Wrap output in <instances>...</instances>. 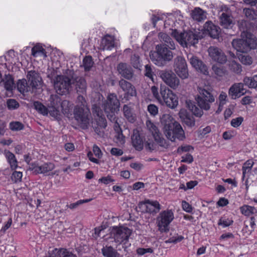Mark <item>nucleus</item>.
Here are the masks:
<instances>
[{
    "label": "nucleus",
    "instance_id": "f257e3e1",
    "mask_svg": "<svg viewBox=\"0 0 257 257\" xmlns=\"http://www.w3.org/2000/svg\"><path fill=\"white\" fill-rule=\"evenodd\" d=\"M238 27L241 32V36L244 39L233 40L232 47L237 51L247 53L251 49L257 48V39L252 38L250 32V23L247 21L242 20L239 22Z\"/></svg>",
    "mask_w": 257,
    "mask_h": 257
},
{
    "label": "nucleus",
    "instance_id": "f03ea898",
    "mask_svg": "<svg viewBox=\"0 0 257 257\" xmlns=\"http://www.w3.org/2000/svg\"><path fill=\"white\" fill-rule=\"evenodd\" d=\"M161 122L164 126V133L168 140L174 142L176 139L180 141L185 139V133L181 125L175 121L171 115L163 114L161 117Z\"/></svg>",
    "mask_w": 257,
    "mask_h": 257
},
{
    "label": "nucleus",
    "instance_id": "7ed1b4c3",
    "mask_svg": "<svg viewBox=\"0 0 257 257\" xmlns=\"http://www.w3.org/2000/svg\"><path fill=\"white\" fill-rule=\"evenodd\" d=\"M102 106L108 119L112 122L117 123L115 112L119 110L120 102L116 94H108Z\"/></svg>",
    "mask_w": 257,
    "mask_h": 257
},
{
    "label": "nucleus",
    "instance_id": "20e7f679",
    "mask_svg": "<svg viewBox=\"0 0 257 257\" xmlns=\"http://www.w3.org/2000/svg\"><path fill=\"white\" fill-rule=\"evenodd\" d=\"M156 51L150 54L152 61L158 66H164L167 62L171 61L173 57V53L164 45H157L156 47Z\"/></svg>",
    "mask_w": 257,
    "mask_h": 257
},
{
    "label": "nucleus",
    "instance_id": "39448f33",
    "mask_svg": "<svg viewBox=\"0 0 257 257\" xmlns=\"http://www.w3.org/2000/svg\"><path fill=\"white\" fill-rule=\"evenodd\" d=\"M170 30L169 33L171 36L184 47L194 45L198 43V36L192 31L179 32L176 29H170Z\"/></svg>",
    "mask_w": 257,
    "mask_h": 257
},
{
    "label": "nucleus",
    "instance_id": "423d86ee",
    "mask_svg": "<svg viewBox=\"0 0 257 257\" xmlns=\"http://www.w3.org/2000/svg\"><path fill=\"white\" fill-rule=\"evenodd\" d=\"M132 231L127 227H113L111 231V236L118 244H122L124 249L131 245L128 243V238Z\"/></svg>",
    "mask_w": 257,
    "mask_h": 257
},
{
    "label": "nucleus",
    "instance_id": "0eeeda50",
    "mask_svg": "<svg viewBox=\"0 0 257 257\" xmlns=\"http://www.w3.org/2000/svg\"><path fill=\"white\" fill-rule=\"evenodd\" d=\"M174 218V215L171 209L161 211L156 218V223L159 231L167 232L169 230V225Z\"/></svg>",
    "mask_w": 257,
    "mask_h": 257
},
{
    "label": "nucleus",
    "instance_id": "6e6552de",
    "mask_svg": "<svg viewBox=\"0 0 257 257\" xmlns=\"http://www.w3.org/2000/svg\"><path fill=\"white\" fill-rule=\"evenodd\" d=\"M75 119L79 125L83 130L88 128L89 125V116L90 111L88 107L81 108L79 105H76L73 111Z\"/></svg>",
    "mask_w": 257,
    "mask_h": 257
},
{
    "label": "nucleus",
    "instance_id": "1a4fd4ad",
    "mask_svg": "<svg viewBox=\"0 0 257 257\" xmlns=\"http://www.w3.org/2000/svg\"><path fill=\"white\" fill-rule=\"evenodd\" d=\"M199 94L196 98L198 105L201 108L208 110L211 104L214 102L215 98L212 93L204 88H199Z\"/></svg>",
    "mask_w": 257,
    "mask_h": 257
},
{
    "label": "nucleus",
    "instance_id": "9d476101",
    "mask_svg": "<svg viewBox=\"0 0 257 257\" xmlns=\"http://www.w3.org/2000/svg\"><path fill=\"white\" fill-rule=\"evenodd\" d=\"M56 92L60 95H65L69 93L71 88V80L67 76L58 75L54 83Z\"/></svg>",
    "mask_w": 257,
    "mask_h": 257
},
{
    "label": "nucleus",
    "instance_id": "9b49d317",
    "mask_svg": "<svg viewBox=\"0 0 257 257\" xmlns=\"http://www.w3.org/2000/svg\"><path fill=\"white\" fill-rule=\"evenodd\" d=\"M160 93L161 94V101L171 108H175L178 104V97L172 90L165 85H161Z\"/></svg>",
    "mask_w": 257,
    "mask_h": 257
},
{
    "label": "nucleus",
    "instance_id": "f8f14e48",
    "mask_svg": "<svg viewBox=\"0 0 257 257\" xmlns=\"http://www.w3.org/2000/svg\"><path fill=\"white\" fill-rule=\"evenodd\" d=\"M163 81L173 89H177L180 85V80L172 71H162L160 73Z\"/></svg>",
    "mask_w": 257,
    "mask_h": 257
},
{
    "label": "nucleus",
    "instance_id": "ddd939ff",
    "mask_svg": "<svg viewBox=\"0 0 257 257\" xmlns=\"http://www.w3.org/2000/svg\"><path fill=\"white\" fill-rule=\"evenodd\" d=\"M27 78L33 92L42 90V79L39 73L36 71H29L28 72Z\"/></svg>",
    "mask_w": 257,
    "mask_h": 257
},
{
    "label": "nucleus",
    "instance_id": "4468645a",
    "mask_svg": "<svg viewBox=\"0 0 257 257\" xmlns=\"http://www.w3.org/2000/svg\"><path fill=\"white\" fill-rule=\"evenodd\" d=\"M174 70L182 79L188 77L189 73L185 59L182 57H177L175 60Z\"/></svg>",
    "mask_w": 257,
    "mask_h": 257
},
{
    "label": "nucleus",
    "instance_id": "2eb2a0df",
    "mask_svg": "<svg viewBox=\"0 0 257 257\" xmlns=\"http://www.w3.org/2000/svg\"><path fill=\"white\" fill-rule=\"evenodd\" d=\"M139 205L140 208H145L146 212L153 215L156 214L161 209V205L157 200L147 199L141 202Z\"/></svg>",
    "mask_w": 257,
    "mask_h": 257
},
{
    "label": "nucleus",
    "instance_id": "dca6fc26",
    "mask_svg": "<svg viewBox=\"0 0 257 257\" xmlns=\"http://www.w3.org/2000/svg\"><path fill=\"white\" fill-rule=\"evenodd\" d=\"M244 83H235L228 90V95L232 99H236L244 95L247 90L244 88Z\"/></svg>",
    "mask_w": 257,
    "mask_h": 257
},
{
    "label": "nucleus",
    "instance_id": "f3484780",
    "mask_svg": "<svg viewBox=\"0 0 257 257\" xmlns=\"http://www.w3.org/2000/svg\"><path fill=\"white\" fill-rule=\"evenodd\" d=\"M60 100V97L56 95H52L50 97L48 113L55 118H59L60 115V110L59 107Z\"/></svg>",
    "mask_w": 257,
    "mask_h": 257
},
{
    "label": "nucleus",
    "instance_id": "a211bd4d",
    "mask_svg": "<svg viewBox=\"0 0 257 257\" xmlns=\"http://www.w3.org/2000/svg\"><path fill=\"white\" fill-rule=\"evenodd\" d=\"M208 51L209 56L213 61L220 64L226 62V56L220 49L215 47H210Z\"/></svg>",
    "mask_w": 257,
    "mask_h": 257
},
{
    "label": "nucleus",
    "instance_id": "6ab92c4d",
    "mask_svg": "<svg viewBox=\"0 0 257 257\" xmlns=\"http://www.w3.org/2000/svg\"><path fill=\"white\" fill-rule=\"evenodd\" d=\"M55 168L54 165L52 163H46L41 165L35 162L30 165V169L36 174H46L53 170Z\"/></svg>",
    "mask_w": 257,
    "mask_h": 257
},
{
    "label": "nucleus",
    "instance_id": "aec40b11",
    "mask_svg": "<svg viewBox=\"0 0 257 257\" xmlns=\"http://www.w3.org/2000/svg\"><path fill=\"white\" fill-rule=\"evenodd\" d=\"M118 73L126 79L130 80L134 75V72L132 67L125 63H120L117 66Z\"/></svg>",
    "mask_w": 257,
    "mask_h": 257
},
{
    "label": "nucleus",
    "instance_id": "412c9836",
    "mask_svg": "<svg viewBox=\"0 0 257 257\" xmlns=\"http://www.w3.org/2000/svg\"><path fill=\"white\" fill-rule=\"evenodd\" d=\"M219 22L220 25L224 29L231 28L234 25L233 17L227 11L222 12L220 14Z\"/></svg>",
    "mask_w": 257,
    "mask_h": 257
},
{
    "label": "nucleus",
    "instance_id": "4be33fe9",
    "mask_svg": "<svg viewBox=\"0 0 257 257\" xmlns=\"http://www.w3.org/2000/svg\"><path fill=\"white\" fill-rule=\"evenodd\" d=\"M204 29L205 33L211 38L214 39L218 38L220 33V28L212 22L210 21L206 22L204 25Z\"/></svg>",
    "mask_w": 257,
    "mask_h": 257
},
{
    "label": "nucleus",
    "instance_id": "5701e85b",
    "mask_svg": "<svg viewBox=\"0 0 257 257\" xmlns=\"http://www.w3.org/2000/svg\"><path fill=\"white\" fill-rule=\"evenodd\" d=\"M131 140L132 145L136 150L141 151L143 149L144 142L138 131L135 130L134 131Z\"/></svg>",
    "mask_w": 257,
    "mask_h": 257
},
{
    "label": "nucleus",
    "instance_id": "b1692460",
    "mask_svg": "<svg viewBox=\"0 0 257 257\" xmlns=\"http://www.w3.org/2000/svg\"><path fill=\"white\" fill-rule=\"evenodd\" d=\"M119 86L125 92L127 97L133 96L136 95V90L135 87L129 82L121 79L119 81Z\"/></svg>",
    "mask_w": 257,
    "mask_h": 257
},
{
    "label": "nucleus",
    "instance_id": "393cba45",
    "mask_svg": "<svg viewBox=\"0 0 257 257\" xmlns=\"http://www.w3.org/2000/svg\"><path fill=\"white\" fill-rule=\"evenodd\" d=\"M190 62L191 65L197 70L199 71L205 75L208 74L207 67L203 62L199 60L197 57L192 56L190 58Z\"/></svg>",
    "mask_w": 257,
    "mask_h": 257
},
{
    "label": "nucleus",
    "instance_id": "a878e982",
    "mask_svg": "<svg viewBox=\"0 0 257 257\" xmlns=\"http://www.w3.org/2000/svg\"><path fill=\"white\" fill-rule=\"evenodd\" d=\"M50 257H77V256L68 249L55 248L52 251Z\"/></svg>",
    "mask_w": 257,
    "mask_h": 257
},
{
    "label": "nucleus",
    "instance_id": "bb28decb",
    "mask_svg": "<svg viewBox=\"0 0 257 257\" xmlns=\"http://www.w3.org/2000/svg\"><path fill=\"white\" fill-rule=\"evenodd\" d=\"M3 154L12 170H15L18 167V162L15 155L9 150H4Z\"/></svg>",
    "mask_w": 257,
    "mask_h": 257
},
{
    "label": "nucleus",
    "instance_id": "cd10ccee",
    "mask_svg": "<svg viewBox=\"0 0 257 257\" xmlns=\"http://www.w3.org/2000/svg\"><path fill=\"white\" fill-rule=\"evenodd\" d=\"M158 36L162 42L161 44L164 45V46L170 50L175 49V43L168 34L165 33H159Z\"/></svg>",
    "mask_w": 257,
    "mask_h": 257
},
{
    "label": "nucleus",
    "instance_id": "c85d7f7f",
    "mask_svg": "<svg viewBox=\"0 0 257 257\" xmlns=\"http://www.w3.org/2000/svg\"><path fill=\"white\" fill-rule=\"evenodd\" d=\"M191 17L197 22H201L207 18L206 13L200 8H195L191 11Z\"/></svg>",
    "mask_w": 257,
    "mask_h": 257
},
{
    "label": "nucleus",
    "instance_id": "c756f323",
    "mask_svg": "<svg viewBox=\"0 0 257 257\" xmlns=\"http://www.w3.org/2000/svg\"><path fill=\"white\" fill-rule=\"evenodd\" d=\"M122 110L124 116L128 121L133 123L135 121V114L133 112V108L131 106L125 104L123 106Z\"/></svg>",
    "mask_w": 257,
    "mask_h": 257
},
{
    "label": "nucleus",
    "instance_id": "7c9ffc66",
    "mask_svg": "<svg viewBox=\"0 0 257 257\" xmlns=\"http://www.w3.org/2000/svg\"><path fill=\"white\" fill-rule=\"evenodd\" d=\"M95 120L97 126L94 127V131L98 135H100L101 133L100 129H105L107 126L106 120L104 115H101L100 116H97Z\"/></svg>",
    "mask_w": 257,
    "mask_h": 257
},
{
    "label": "nucleus",
    "instance_id": "2f4dec72",
    "mask_svg": "<svg viewBox=\"0 0 257 257\" xmlns=\"http://www.w3.org/2000/svg\"><path fill=\"white\" fill-rule=\"evenodd\" d=\"M101 252L104 257H121L120 254L111 246H104L101 249Z\"/></svg>",
    "mask_w": 257,
    "mask_h": 257
},
{
    "label": "nucleus",
    "instance_id": "473e14b6",
    "mask_svg": "<svg viewBox=\"0 0 257 257\" xmlns=\"http://www.w3.org/2000/svg\"><path fill=\"white\" fill-rule=\"evenodd\" d=\"M243 82L245 86L250 89L257 88V74L251 77L245 76L243 79Z\"/></svg>",
    "mask_w": 257,
    "mask_h": 257
},
{
    "label": "nucleus",
    "instance_id": "72a5a7b5",
    "mask_svg": "<svg viewBox=\"0 0 257 257\" xmlns=\"http://www.w3.org/2000/svg\"><path fill=\"white\" fill-rule=\"evenodd\" d=\"M2 81L3 82L5 88L7 91H12L15 87L14 79L10 74H6Z\"/></svg>",
    "mask_w": 257,
    "mask_h": 257
},
{
    "label": "nucleus",
    "instance_id": "f704fd0d",
    "mask_svg": "<svg viewBox=\"0 0 257 257\" xmlns=\"http://www.w3.org/2000/svg\"><path fill=\"white\" fill-rule=\"evenodd\" d=\"M114 46V41L109 37L107 38L105 37L102 40L101 47L103 50H111Z\"/></svg>",
    "mask_w": 257,
    "mask_h": 257
},
{
    "label": "nucleus",
    "instance_id": "c9c22d12",
    "mask_svg": "<svg viewBox=\"0 0 257 257\" xmlns=\"http://www.w3.org/2000/svg\"><path fill=\"white\" fill-rule=\"evenodd\" d=\"M154 138L156 142L163 148L167 149L170 146L169 142L166 140L160 133L156 135Z\"/></svg>",
    "mask_w": 257,
    "mask_h": 257
},
{
    "label": "nucleus",
    "instance_id": "e433bc0d",
    "mask_svg": "<svg viewBox=\"0 0 257 257\" xmlns=\"http://www.w3.org/2000/svg\"><path fill=\"white\" fill-rule=\"evenodd\" d=\"M240 212L245 216H249L256 213V209L252 206L244 205L240 207Z\"/></svg>",
    "mask_w": 257,
    "mask_h": 257
},
{
    "label": "nucleus",
    "instance_id": "4c0bfd02",
    "mask_svg": "<svg viewBox=\"0 0 257 257\" xmlns=\"http://www.w3.org/2000/svg\"><path fill=\"white\" fill-rule=\"evenodd\" d=\"M32 55L34 57H37L40 55H44L46 57L45 50L41 45L37 44L32 48Z\"/></svg>",
    "mask_w": 257,
    "mask_h": 257
},
{
    "label": "nucleus",
    "instance_id": "58836bf2",
    "mask_svg": "<svg viewBox=\"0 0 257 257\" xmlns=\"http://www.w3.org/2000/svg\"><path fill=\"white\" fill-rule=\"evenodd\" d=\"M59 103L60 104L59 105L60 110H61L62 112L65 115L68 114L70 113V102L66 100L61 101L60 99Z\"/></svg>",
    "mask_w": 257,
    "mask_h": 257
},
{
    "label": "nucleus",
    "instance_id": "ea45409f",
    "mask_svg": "<svg viewBox=\"0 0 257 257\" xmlns=\"http://www.w3.org/2000/svg\"><path fill=\"white\" fill-rule=\"evenodd\" d=\"M254 164L252 160H247L243 164L242 167V179H244L246 173L249 172Z\"/></svg>",
    "mask_w": 257,
    "mask_h": 257
},
{
    "label": "nucleus",
    "instance_id": "a19ab883",
    "mask_svg": "<svg viewBox=\"0 0 257 257\" xmlns=\"http://www.w3.org/2000/svg\"><path fill=\"white\" fill-rule=\"evenodd\" d=\"M233 221L225 216L221 217L218 221V225L221 226L223 228L227 227L232 224Z\"/></svg>",
    "mask_w": 257,
    "mask_h": 257
},
{
    "label": "nucleus",
    "instance_id": "79ce46f5",
    "mask_svg": "<svg viewBox=\"0 0 257 257\" xmlns=\"http://www.w3.org/2000/svg\"><path fill=\"white\" fill-rule=\"evenodd\" d=\"M187 104L189 108L194 115L197 117H201L203 113L202 111L203 109L201 108L200 107L199 108L191 102L190 103L187 102Z\"/></svg>",
    "mask_w": 257,
    "mask_h": 257
},
{
    "label": "nucleus",
    "instance_id": "37998d69",
    "mask_svg": "<svg viewBox=\"0 0 257 257\" xmlns=\"http://www.w3.org/2000/svg\"><path fill=\"white\" fill-rule=\"evenodd\" d=\"M34 106L35 108L43 115H47L48 114V108L41 102L36 101L34 103Z\"/></svg>",
    "mask_w": 257,
    "mask_h": 257
},
{
    "label": "nucleus",
    "instance_id": "c03bdc74",
    "mask_svg": "<svg viewBox=\"0 0 257 257\" xmlns=\"http://www.w3.org/2000/svg\"><path fill=\"white\" fill-rule=\"evenodd\" d=\"M93 63L94 62L91 56H85L83 59V66L85 71H89L92 67Z\"/></svg>",
    "mask_w": 257,
    "mask_h": 257
},
{
    "label": "nucleus",
    "instance_id": "a18cd8bd",
    "mask_svg": "<svg viewBox=\"0 0 257 257\" xmlns=\"http://www.w3.org/2000/svg\"><path fill=\"white\" fill-rule=\"evenodd\" d=\"M76 88L77 92L83 93L86 91V82L84 78H80L77 82Z\"/></svg>",
    "mask_w": 257,
    "mask_h": 257
},
{
    "label": "nucleus",
    "instance_id": "49530a36",
    "mask_svg": "<svg viewBox=\"0 0 257 257\" xmlns=\"http://www.w3.org/2000/svg\"><path fill=\"white\" fill-rule=\"evenodd\" d=\"M146 125L148 130L152 134L153 137H154L156 135H158L160 133L157 126L151 120H148L146 121Z\"/></svg>",
    "mask_w": 257,
    "mask_h": 257
},
{
    "label": "nucleus",
    "instance_id": "de8ad7c7",
    "mask_svg": "<svg viewBox=\"0 0 257 257\" xmlns=\"http://www.w3.org/2000/svg\"><path fill=\"white\" fill-rule=\"evenodd\" d=\"M131 63L132 65L136 69H140L142 65L140 61V58L138 55L133 54L131 57Z\"/></svg>",
    "mask_w": 257,
    "mask_h": 257
},
{
    "label": "nucleus",
    "instance_id": "09e8293b",
    "mask_svg": "<svg viewBox=\"0 0 257 257\" xmlns=\"http://www.w3.org/2000/svg\"><path fill=\"white\" fill-rule=\"evenodd\" d=\"M243 12L245 16L249 20H253L257 18V15L254 10L250 8H244Z\"/></svg>",
    "mask_w": 257,
    "mask_h": 257
},
{
    "label": "nucleus",
    "instance_id": "8fccbe9b",
    "mask_svg": "<svg viewBox=\"0 0 257 257\" xmlns=\"http://www.w3.org/2000/svg\"><path fill=\"white\" fill-rule=\"evenodd\" d=\"M9 127L12 131H19L24 128V125L20 121H12L10 123Z\"/></svg>",
    "mask_w": 257,
    "mask_h": 257
},
{
    "label": "nucleus",
    "instance_id": "3c124183",
    "mask_svg": "<svg viewBox=\"0 0 257 257\" xmlns=\"http://www.w3.org/2000/svg\"><path fill=\"white\" fill-rule=\"evenodd\" d=\"M230 69L236 74H239L242 71L241 66L235 61H231L229 64Z\"/></svg>",
    "mask_w": 257,
    "mask_h": 257
},
{
    "label": "nucleus",
    "instance_id": "603ef678",
    "mask_svg": "<svg viewBox=\"0 0 257 257\" xmlns=\"http://www.w3.org/2000/svg\"><path fill=\"white\" fill-rule=\"evenodd\" d=\"M7 106L9 110H15L20 106L19 103L15 99L10 98L7 100Z\"/></svg>",
    "mask_w": 257,
    "mask_h": 257
},
{
    "label": "nucleus",
    "instance_id": "864d4df0",
    "mask_svg": "<svg viewBox=\"0 0 257 257\" xmlns=\"http://www.w3.org/2000/svg\"><path fill=\"white\" fill-rule=\"evenodd\" d=\"M239 60L244 65H249L252 64V58L248 55L241 54L238 56Z\"/></svg>",
    "mask_w": 257,
    "mask_h": 257
},
{
    "label": "nucleus",
    "instance_id": "5fc2aeb1",
    "mask_svg": "<svg viewBox=\"0 0 257 257\" xmlns=\"http://www.w3.org/2000/svg\"><path fill=\"white\" fill-rule=\"evenodd\" d=\"M17 88L21 93L28 91V87L27 86L26 80H19L17 83Z\"/></svg>",
    "mask_w": 257,
    "mask_h": 257
},
{
    "label": "nucleus",
    "instance_id": "6e6d98bb",
    "mask_svg": "<svg viewBox=\"0 0 257 257\" xmlns=\"http://www.w3.org/2000/svg\"><path fill=\"white\" fill-rule=\"evenodd\" d=\"M183 122L187 126L191 128L194 126L195 124V119L192 116H186L184 118Z\"/></svg>",
    "mask_w": 257,
    "mask_h": 257
},
{
    "label": "nucleus",
    "instance_id": "4d7b16f0",
    "mask_svg": "<svg viewBox=\"0 0 257 257\" xmlns=\"http://www.w3.org/2000/svg\"><path fill=\"white\" fill-rule=\"evenodd\" d=\"M23 176L22 172L20 171H14L12 175V180L14 183L20 182Z\"/></svg>",
    "mask_w": 257,
    "mask_h": 257
},
{
    "label": "nucleus",
    "instance_id": "13d9d810",
    "mask_svg": "<svg viewBox=\"0 0 257 257\" xmlns=\"http://www.w3.org/2000/svg\"><path fill=\"white\" fill-rule=\"evenodd\" d=\"M212 70L216 75L220 77L223 76L225 73V70L222 67L217 65H213Z\"/></svg>",
    "mask_w": 257,
    "mask_h": 257
},
{
    "label": "nucleus",
    "instance_id": "bf43d9fd",
    "mask_svg": "<svg viewBox=\"0 0 257 257\" xmlns=\"http://www.w3.org/2000/svg\"><path fill=\"white\" fill-rule=\"evenodd\" d=\"M147 110L150 115L153 116H156L158 113V107L153 104H149L148 106Z\"/></svg>",
    "mask_w": 257,
    "mask_h": 257
},
{
    "label": "nucleus",
    "instance_id": "052dcab7",
    "mask_svg": "<svg viewBox=\"0 0 257 257\" xmlns=\"http://www.w3.org/2000/svg\"><path fill=\"white\" fill-rule=\"evenodd\" d=\"M145 75L151 80H153L154 72L151 65L147 64L145 65Z\"/></svg>",
    "mask_w": 257,
    "mask_h": 257
},
{
    "label": "nucleus",
    "instance_id": "680f3d73",
    "mask_svg": "<svg viewBox=\"0 0 257 257\" xmlns=\"http://www.w3.org/2000/svg\"><path fill=\"white\" fill-rule=\"evenodd\" d=\"M243 121V118L239 116L235 118H233L230 122L231 125L233 127H237L241 125Z\"/></svg>",
    "mask_w": 257,
    "mask_h": 257
},
{
    "label": "nucleus",
    "instance_id": "e2e57ef3",
    "mask_svg": "<svg viewBox=\"0 0 257 257\" xmlns=\"http://www.w3.org/2000/svg\"><path fill=\"white\" fill-rule=\"evenodd\" d=\"M92 112L94 116H100L103 115V112L99 106L94 104L92 106Z\"/></svg>",
    "mask_w": 257,
    "mask_h": 257
},
{
    "label": "nucleus",
    "instance_id": "0e129e2a",
    "mask_svg": "<svg viewBox=\"0 0 257 257\" xmlns=\"http://www.w3.org/2000/svg\"><path fill=\"white\" fill-rule=\"evenodd\" d=\"M115 131H118L117 135L116 136V138L117 140L119 141V142H124V137L123 136L121 128H120L118 122L115 123Z\"/></svg>",
    "mask_w": 257,
    "mask_h": 257
},
{
    "label": "nucleus",
    "instance_id": "69168bd1",
    "mask_svg": "<svg viewBox=\"0 0 257 257\" xmlns=\"http://www.w3.org/2000/svg\"><path fill=\"white\" fill-rule=\"evenodd\" d=\"M151 91L154 97L158 101H161L162 96L160 92H158V88L155 86H153L151 87Z\"/></svg>",
    "mask_w": 257,
    "mask_h": 257
},
{
    "label": "nucleus",
    "instance_id": "338daca9",
    "mask_svg": "<svg viewBox=\"0 0 257 257\" xmlns=\"http://www.w3.org/2000/svg\"><path fill=\"white\" fill-rule=\"evenodd\" d=\"M184 239L182 235H177L176 236H173L168 239L166 241L169 243H177L181 241Z\"/></svg>",
    "mask_w": 257,
    "mask_h": 257
},
{
    "label": "nucleus",
    "instance_id": "774afa93",
    "mask_svg": "<svg viewBox=\"0 0 257 257\" xmlns=\"http://www.w3.org/2000/svg\"><path fill=\"white\" fill-rule=\"evenodd\" d=\"M144 145L145 149L150 152H152L156 148V145L152 141H147Z\"/></svg>",
    "mask_w": 257,
    "mask_h": 257
}]
</instances>
